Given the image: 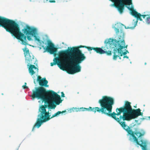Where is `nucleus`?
<instances>
[{
	"instance_id": "ddd939ff",
	"label": "nucleus",
	"mask_w": 150,
	"mask_h": 150,
	"mask_svg": "<svg viewBox=\"0 0 150 150\" xmlns=\"http://www.w3.org/2000/svg\"><path fill=\"white\" fill-rule=\"evenodd\" d=\"M48 45L46 48V50L51 54L55 53L57 51V49L54 47V45L52 42H50L48 44Z\"/></svg>"
},
{
	"instance_id": "cd10ccee",
	"label": "nucleus",
	"mask_w": 150,
	"mask_h": 150,
	"mask_svg": "<svg viewBox=\"0 0 150 150\" xmlns=\"http://www.w3.org/2000/svg\"><path fill=\"white\" fill-rule=\"evenodd\" d=\"M34 83L35 84H36V83H35V79H34Z\"/></svg>"
},
{
	"instance_id": "6ab92c4d",
	"label": "nucleus",
	"mask_w": 150,
	"mask_h": 150,
	"mask_svg": "<svg viewBox=\"0 0 150 150\" xmlns=\"http://www.w3.org/2000/svg\"><path fill=\"white\" fill-rule=\"evenodd\" d=\"M104 51L105 52V53L107 55L110 56L112 54L111 51H107L105 49H104Z\"/></svg>"
},
{
	"instance_id": "2f4dec72",
	"label": "nucleus",
	"mask_w": 150,
	"mask_h": 150,
	"mask_svg": "<svg viewBox=\"0 0 150 150\" xmlns=\"http://www.w3.org/2000/svg\"><path fill=\"white\" fill-rule=\"evenodd\" d=\"M2 95H3V93H2Z\"/></svg>"
},
{
	"instance_id": "7c9ffc66",
	"label": "nucleus",
	"mask_w": 150,
	"mask_h": 150,
	"mask_svg": "<svg viewBox=\"0 0 150 150\" xmlns=\"http://www.w3.org/2000/svg\"><path fill=\"white\" fill-rule=\"evenodd\" d=\"M146 62H145V65H146Z\"/></svg>"
},
{
	"instance_id": "dca6fc26",
	"label": "nucleus",
	"mask_w": 150,
	"mask_h": 150,
	"mask_svg": "<svg viewBox=\"0 0 150 150\" xmlns=\"http://www.w3.org/2000/svg\"><path fill=\"white\" fill-rule=\"evenodd\" d=\"M93 50L97 53H98L100 54H105V52L104 51V50L102 49V48L100 47H92V50Z\"/></svg>"
},
{
	"instance_id": "9b49d317",
	"label": "nucleus",
	"mask_w": 150,
	"mask_h": 150,
	"mask_svg": "<svg viewBox=\"0 0 150 150\" xmlns=\"http://www.w3.org/2000/svg\"><path fill=\"white\" fill-rule=\"evenodd\" d=\"M24 52V54L25 57V62L28 64V66L30 64H35L36 60L34 58V56L32 54L29 53V50L26 47L23 49Z\"/></svg>"
},
{
	"instance_id": "c756f323",
	"label": "nucleus",
	"mask_w": 150,
	"mask_h": 150,
	"mask_svg": "<svg viewBox=\"0 0 150 150\" xmlns=\"http://www.w3.org/2000/svg\"><path fill=\"white\" fill-rule=\"evenodd\" d=\"M25 85H26V83H25Z\"/></svg>"
},
{
	"instance_id": "f03ea898",
	"label": "nucleus",
	"mask_w": 150,
	"mask_h": 150,
	"mask_svg": "<svg viewBox=\"0 0 150 150\" xmlns=\"http://www.w3.org/2000/svg\"><path fill=\"white\" fill-rule=\"evenodd\" d=\"M14 22V26H13V27H11L10 29V31H9V32L17 39L20 40L22 45H28L27 38L28 41H30L32 40L31 38V36H32L35 38V40L37 41L40 43V46L44 49H45L44 45L42 44H44V42L42 41H41L40 39L37 37L38 34L36 28L26 25L25 28L22 30L23 33H22L20 30L19 25L15 21Z\"/></svg>"
},
{
	"instance_id": "a878e982",
	"label": "nucleus",
	"mask_w": 150,
	"mask_h": 150,
	"mask_svg": "<svg viewBox=\"0 0 150 150\" xmlns=\"http://www.w3.org/2000/svg\"><path fill=\"white\" fill-rule=\"evenodd\" d=\"M49 2L50 3H55V0H50Z\"/></svg>"
},
{
	"instance_id": "7ed1b4c3",
	"label": "nucleus",
	"mask_w": 150,
	"mask_h": 150,
	"mask_svg": "<svg viewBox=\"0 0 150 150\" xmlns=\"http://www.w3.org/2000/svg\"><path fill=\"white\" fill-rule=\"evenodd\" d=\"M52 95V97H51L50 96H47L46 98L47 99V100L45 103V101H43L45 104L42 105L39 108V112L40 113L38 115V118L37 119L36 122L33 127L32 130H33L36 127L39 128L42 124L44 122L45 120L49 119L50 113L49 112L46 111V108L47 107L49 108V101H52L57 105H59L62 102V100L59 95L56 93Z\"/></svg>"
},
{
	"instance_id": "4be33fe9",
	"label": "nucleus",
	"mask_w": 150,
	"mask_h": 150,
	"mask_svg": "<svg viewBox=\"0 0 150 150\" xmlns=\"http://www.w3.org/2000/svg\"><path fill=\"white\" fill-rule=\"evenodd\" d=\"M30 65L32 67V68L33 69H37V71H38V69L37 68V67L35 66V65H32V64H30Z\"/></svg>"
},
{
	"instance_id": "0eeeda50",
	"label": "nucleus",
	"mask_w": 150,
	"mask_h": 150,
	"mask_svg": "<svg viewBox=\"0 0 150 150\" xmlns=\"http://www.w3.org/2000/svg\"><path fill=\"white\" fill-rule=\"evenodd\" d=\"M83 47V46L81 45L77 47H73L70 49L68 47L67 50L60 51L59 53V56L63 57L66 55H71L86 59V57L84 54L79 49V48Z\"/></svg>"
},
{
	"instance_id": "5701e85b",
	"label": "nucleus",
	"mask_w": 150,
	"mask_h": 150,
	"mask_svg": "<svg viewBox=\"0 0 150 150\" xmlns=\"http://www.w3.org/2000/svg\"><path fill=\"white\" fill-rule=\"evenodd\" d=\"M115 30L116 32V34H118V33H119V29L117 28H115Z\"/></svg>"
},
{
	"instance_id": "a211bd4d",
	"label": "nucleus",
	"mask_w": 150,
	"mask_h": 150,
	"mask_svg": "<svg viewBox=\"0 0 150 150\" xmlns=\"http://www.w3.org/2000/svg\"><path fill=\"white\" fill-rule=\"evenodd\" d=\"M33 69L32 68V67L30 65V66L29 67L28 70H29V73L30 74H31V76L33 75L35 73Z\"/></svg>"
},
{
	"instance_id": "aec40b11",
	"label": "nucleus",
	"mask_w": 150,
	"mask_h": 150,
	"mask_svg": "<svg viewBox=\"0 0 150 150\" xmlns=\"http://www.w3.org/2000/svg\"><path fill=\"white\" fill-rule=\"evenodd\" d=\"M92 47H90L86 46H83V48H85L87 49L89 51L92 50Z\"/></svg>"
},
{
	"instance_id": "c85d7f7f",
	"label": "nucleus",
	"mask_w": 150,
	"mask_h": 150,
	"mask_svg": "<svg viewBox=\"0 0 150 150\" xmlns=\"http://www.w3.org/2000/svg\"><path fill=\"white\" fill-rule=\"evenodd\" d=\"M125 52H126V53H127H127H129V52H128V51L127 50L126 51H125Z\"/></svg>"
},
{
	"instance_id": "f8f14e48",
	"label": "nucleus",
	"mask_w": 150,
	"mask_h": 150,
	"mask_svg": "<svg viewBox=\"0 0 150 150\" xmlns=\"http://www.w3.org/2000/svg\"><path fill=\"white\" fill-rule=\"evenodd\" d=\"M66 56L63 57H62L61 60H60L59 59L58 57L54 58L53 59V62L51 63L50 65L51 66H53L54 65L57 64L58 67L60 68L62 70L64 71L66 70V67L65 66V62H63L62 59L64 58H66Z\"/></svg>"
},
{
	"instance_id": "9d476101",
	"label": "nucleus",
	"mask_w": 150,
	"mask_h": 150,
	"mask_svg": "<svg viewBox=\"0 0 150 150\" xmlns=\"http://www.w3.org/2000/svg\"><path fill=\"white\" fill-rule=\"evenodd\" d=\"M14 21L0 16V26L2 27L8 32L10 31L11 27L14 26Z\"/></svg>"
},
{
	"instance_id": "1a4fd4ad",
	"label": "nucleus",
	"mask_w": 150,
	"mask_h": 150,
	"mask_svg": "<svg viewBox=\"0 0 150 150\" xmlns=\"http://www.w3.org/2000/svg\"><path fill=\"white\" fill-rule=\"evenodd\" d=\"M128 9L131 11V14L137 18V21L136 23H137L138 20H139L140 21H142V19L141 17L142 16L143 18L145 19V22L148 25H150V15H141L140 13H138L134 10L133 7L130 8L127 7Z\"/></svg>"
},
{
	"instance_id": "f257e3e1",
	"label": "nucleus",
	"mask_w": 150,
	"mask_h": 150,
	"mask_svg": "<svg viewBox=\"0 0 150 150\" xmlns=\"http://www.w3.org/2000/svg\"><path fill=\"white\" fill-rule=\"evenodd\" d=\"M98 103L100 108H92L90 107L88 108V111H92L94 113L98 112L111 117L121 125L128 134L130 135L129 138L130 141H132L133 139L134 142L140 146L142 150H147V141L141 139L138 141L137 138L143 136L144 134L139 132H133L129 126H127L125 122L121 121L122 120L123 121H129L139 116L142 115L143 113L141 112L140 109H133L130 103L126 101L123 107L116 109L117 113L115 112L112 113V105L114 103L113 98H102L99 100Z\"/></svg>"
},
{
	"instance_id": "4468645a",
	"label": "nucleus",
	"mask_w": 150,
	"mask_h": 150,
	"mask_svg": "<svg viewBox=\"0 0 150 150\" xmlns=\"http://www.w3.org/2000/svg\"><path fill=\"white\" fill-rule=\"evenodd\" d=\"M37 81L38 82L39 85L41 86L40 87L45 86L48 87V85H47L48 81L46 80L45 78H44L42 79V78L40 76H38L37 77Z\"/></svg>"
},
{
	"instance_id": "b1692460",
	"label": "nucleus",
	"mask_w": 150,
	"mask_h": 150,
	"mask_svg": "<svg viewBox=\"0 0 150 150\" xmlns=\"http://www.w3.org/2000/svg\"><path fill=\"white\" fill-rule=\"evenodd\" d=\"M22 87H23V88L24 89H27V88H28V87L26 85H23V86H22Z\"/></svg>"
},
{
	"instance_id": "423d86ee",
	"label": "nucleus",
	"mask_w": 150,
	"mask_h": 150,
	"mask_svg": "<svg viewBox=\"0 0 150 150\" xmlns=\"http://www.w3.org/2000/svg\"><path fill=\"white\" fill-rule=\"evenodd\" d=\"M55 93H56L52 91H47L42 87H36L32 90V93L31 96L33 99L35 98L40 99L42 101H45V102L47 100V99L46 98L47 96H50L52 97V95Z\"/></svg>"
},
{
	"instance_id": "f3484780",
	"label": "nucleus",
	"mask_w": 150,
	"mask_h": 150,
	"mask_svg": "<svg viewBox=\"0 0 150 150\" xmlns=\"http://www.w3.org/2000/svg\"><path fill=\"white\" fill-rule=\"evenodd\" d=\"M51 101H49V108L54 109L56 107V104Z\"/></svg>"
},
{
	"instance_id": "412c9836",
	"label": "nucleus",
	"mask_w": 150,
	"mask_h": 150,
	"mask_svg": "<svg viewBox=\"0 0 150 150\" xmlns=\"http://www.w3.org/2000/svg\"><path fill=\"white\" fill-rule=\"evenodd\" d=\"M123 51L122 50V53H120V56H122V55H125L127 54L126 52L125 51L123 52Z\"/></svg>"
},
{
	"instance_id": "bb28decb",
	"label": "nucleus",
	"mask_w": 150,
	"mask_h": 150,
	"mask_svg": "<svg viewBox=\"0 0 150 150\" xmlns=\"http://www.w3.org/2000/svg\"><path fill=\"white\" fill-rule=\"evenodd\" d=\"M126 58L127 59H128L129 57L128 56H127V55H125L123 57V58Z\"/></svg>"
},
{
	"instance_id": "393cba45",
	"label": "nucleus",
	"mask_w": 150,
	"mask_h": 150,
	"mask_svg": "<svg viewBox=\"0 0 150 150\" xmlns=\"http://www.w3.org/2000/svg\"><path fill=\"white\" fill-rule=\"evenodd\" d=\"M61 97H65L64 94L63 92H61Z\"/></svg>"
},
{
	"instance_id": "39448f33",
	"label": "nucleus",
	"mask_w": 150,
	"mask_h": 150,
	"mask_svg": "<svg viewBox=\"0 0 150 150\" xmlns=\"http://www.w3.org/2000/svg\"><path fill=\"white\" fill-rule=\"evenodd\" d=\"M66 56L67 57L63 58L62 61L65 62V64L67 62L70 64L67 69V72L69 74H72L80 72L81 67L80 64L86 59L71 55Z\"/></svg>"
},
{
	"instance_id": "2eb2a0df",
	"label": "nucleus",
	"mask_w": 150,
	"mask_h": 150,
	"mask_svg": "<svg viewBox=\"0 0 150 150\" xmlns=\"http://www.w3.org/2000/svg\"><path fill=\"white\" fill-rule=\"evenodd\" d=\"M66 112V110H64L63 111H58L55 113L54 115H53L51 117H50V115L49 114V119H47V120H45L44 122H46L49 120H50V119L55 117L56 116H57L58 115H59L61 113H64L65 112Z\"/></svg>"
},
{
	"instance_id": "6e6552de",
	"label": "nucleus",
	"mask_w": 150,
	"mask_h": 150,
	"mask_svg": "<svg viewBox=\"0 0 150 150\" xmlns=\"http://www.w3.org/2000/svg\"><path fill=\"white\" fill-rule=\"evenodd\" d=\"M114 2L113 5L116 8L120 13H122L125 5L129 6L132 4V0H110Z\"/></svg>"
},
{
	"instance_id": "20e7f679",
	"label": "nucleus",
	"mask_w": 150,
	"mask_h": 150,
	"mask_svg": "<svg viewBox=\"0 0 150 150\" xmlns=\"http://www.w3.org/2000/svg\"><path fill=\"white\" fill-rule=\"evenodd\" d=\"M124 38V33L122 31L120 33V35L118 36L117 40L110 38L105 41V43L107 47H108L110 49H114L113 52L114 55L113 59L114 60H116L117 57H119V58L121 59L120 55V53L122 52H121L122 50L127 47L128 45H125Z\"/></svg>"
}]
</instances>
